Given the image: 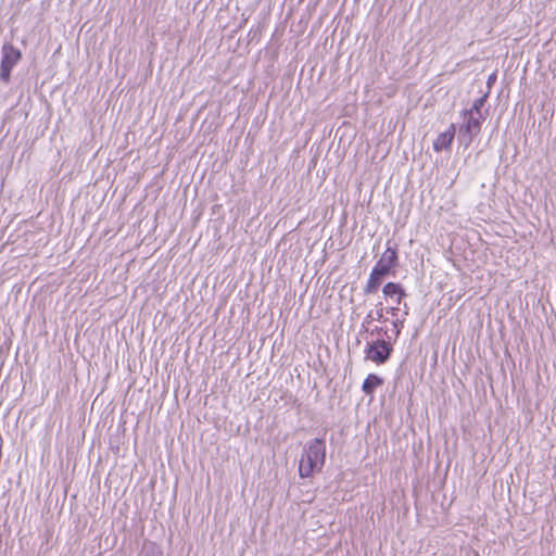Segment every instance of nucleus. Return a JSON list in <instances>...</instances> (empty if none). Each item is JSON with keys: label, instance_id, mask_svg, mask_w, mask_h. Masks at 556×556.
<instances>
[{"label": "nucleus", "instance_id": "1", "mask_svg": "<svg viewBox=\"0 0 556 556\" xmlns=\"http://www.w3.org/2000/svg\"><path fill=\"white\" fill-rule=\"evenodd\" d=\"M326 460V444L323 439H314L304 445L300 464L299 475L301 478H308L315 471H320Z\"/></svg>", "mask_w": 556, "mask_h": 556}, {"label": "nucleus", "instance_id": "2", "mask_svg": "<svg viewBox=\"0 0 556 556\" xmlns=\"http://www.w3.org/2000/svg\"><path fill=\"white\" fill-rule=\"evenodd\" d=\"M464 124L459 128V141L468 147L473 138L480 132L485 113H472L470 111H463Z\"/></svg>", "mask_w": 556, "mask_h": 556}, {"label": "nucleus", "instance_id": "3", "mask_svg": "<svg viewBox=\"0 0 556 556\" xmlns=\"http://www.w3.org/2000/svg\"><path fill=\"white\" fill-rule=\"evenodd\" d=\"M388 341L378 339L376 341L367 342L365 349V357L377 365L384 364L391 356L393 351L392 343L390 340L392 336H388Z\"/></svg>", "mask_w": 556, "mask_h": 556}, {"label": "nucleus", "instance_id": "4", "mask_svg": "<svg viewBox=\"0 0 556 556\" xmlns=\"http://www.w3.org/2000/svg\"><path fill=\"white\" fill-rule=\"evenodd\" d=\"M22 54L18 49L10 43H5L1 49L0 80L8 83L11 71L20 62Z\"/></svg>", "mask_w": 556, "mask_h": 556}, {"label": "nucleus", "instance_id": "5", "mask_svg": "<svg viewBox=\"0 0 556 556\" xmlns=\"http://www.w3.org/2000/svg\"><path fill=\"white\" fill-rule=\"evenodd\" d=\"M397 266V249L395 247H391L388 243L386 251L382 253L379 261L374 266L375 269H378L380 273L386 276L390 273V270Z\"/></svg>", "mask_w": 556, "mask_h": 556}, {"label": "nucleus", "instance_id": "6", "mask_svg": "<svg viewBox=\"0 0 556 556\" xmlns=\"http://www.w3.org/2000/svg\"><path fill=\"white\" fill-rule=\"evenodd\" d=\"M455 125L451 124L444 132L440 134L433 142L434 151L441 152L443 150L450 149L455 137Z\"/></svg>", "mask_w": 556, "mask_h": 556}, {"label": "nucleus", "instance_id": "7", "mask_svg": "<svg viewBox=\"0 0 556 556\" xmlns=\"http://www.w3.org/2000/svg\"><path fill=\"white\" fill-rule=\"evenodd\" d=\"M382 292L387 298H395V302L397 305H400L402 300L406 296L405 290L399 283L395 282H388L387 285H384Z\"/></svg>", "mask_w": 556, "mask_h": 556}, {"label": "nucleus", "instance_id": "8", "mask_svg": "<svg viewBox=\"0 0 556 556\" xmlns=\"http://www.w3.org/2000/svg\"><path fill=\"white\" fill-rule=\"evenodd\" d=\"M384 277V274L380 273L378 269L372 268L364 289L365 293L370 294L376 292Z\"/></svg>", "mask_w": 556, "mask_h": 556}, {"label": "nucleus", "instance_id": "9", "mask_svg": "<svg viewBox=\"0 0 556 556\" xmlns=\"http://www.w3.org/2000/svg\"><path fill=\"white\" fill-rule=\"evenodd\" d=\"M383 379L375 374H369L363 382L362 390L367 395H372L375 390L382 386Z\"/></svg>", "mask_w": 556, "mask_h": 556}, {"label": "nucleus", "instance_id": "10", "mask_svg": "<svg viewBox=\"0 0 556 556\" xmlns=\"http://www.w3.org/2000/svg\"><path fill=\"white\" fill-rule=\"evenodd\" d=\"M489 97V92L483 93L481 97L476 99L471 105V108L468 110L472 113H483L482 109L486 102V99Z\"/></svg>", "mask_w": 556, "mask_h": 556}, {"label": "nucleus", "instance_id": "11", "mask_svg": "<svg viewBox=\"0 0 556 556\" xmlns=\"http://www.w3.org/2000/svg\"><path fill=\"white\" fill-rule=\"evenodd\" d=\"M404 318L403 319H400V318H396L395 320L392 321V326H393V330H392V333H393V339L396 340L401 333V330L403 328V325H404Z\"/></svg>", "mask_w": 556, "mask_h": 556}, {"label": "nucleus", "instance_id": "12", "mask_svg": "<svg viewBox=\"0 0 556 556\" xmlns=\"http://www.w3.org/2000/svg\"><path fill=\"white\" fill-rule=\"evenodd\" d=\"M372 321V313H368L367 316L365 317L364 319V325L367 324L369 325L370 323Z\"/></svg>", "mask_w": 556, "mask_h": 556}, {"label": "nucleus", "instance_id": "13", "mask_svg": "<svg viewBox=\"0 0 556 556\" xmlns=\"http://www.w3.org/2000/svg\"><path fill=\"white\" fill-rule=\"evenodd\" d=\"M376 319H377V320H383V313H382V309L377 311Z\"/></svg>", "mask_w": 556, "mask_h": 556}, {"label": "nucleus", "instance_id": "14", "mask_svg": "<svg viewBox=\"0 0 556 556\" xmlns=\"http://www.w3.org/2000/svg\"><path fill=\"white\" fill-rule=\"evenodd\" d=\"M397 311H399V307H391V308L389 309V312H390L393 316H395V315H396Z\"/></svg>", "mask_w": 556, "mask_h": 556}, {"label": "nucleus", "instance_id": "15", "mask_svg": "<svg viewBox=\"0 0 556 556\" xmlns=\"http://www.w3.org/2000/svg\"><path fill=\"white\" fill-rule=\"evenodd\" d=\"M375 331H376L377 333H381V332H383V329H382V328H376V329H375ZM384 334H387V337L389 336V334L387 333V331H384Z\"/></svg>", "mask_w": 556, "mask_h": 556}, {"label": "nucleus", "instance_id": "16", "mask_svg": "<svg viewBox=\"0 0 556 556\" xmlns=\"http://www.w3.org/2000/svg\"><path fill=\"white\" fill-rule=\"evenodd\" d=\"M494 79H495V75L493 74V75H491V76L489 77V79H488V84L490 85V84H491V81H493Z\"/></svg>", "mask_w": 556, "mask_h": 556}, {"label": "nucleus", "instance_id": "17", "mask_svg": "<svg viewBox=\"0 0 556 556\" xmlns=\"http://www.w3.org/2000/svg\"><path fill=\"white\" fill-rule=\"evenodd\" d=\"M404 315H408V309H407V306L405 305V311H404Z\"/></svg>", "mask_w": 556, "mask_h": 556}]
</instances>
